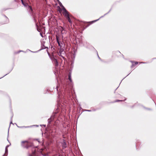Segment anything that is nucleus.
Returning a JSON list of instances; mask_svg holds the SVG:
<instances>
[{"label":"nucleus","mask_w":156,"mask_h":156,"mask_svg":"<svg viewBox=\"0 0 156 156\" xmlns=\"http://www.w3.org/2000/svg\"><path fill=\"white\" fill-rule=\"evenodd\" d=\"M29 142L28 141L25 140L21 142V146L24 148H28L29 147L28 145Z\"/></svg>","instance_id":"1"},{"label":"nucleus","mask_w":156,"mask_h":156,"mask_svg":"<svg viewBox=\"0 0 156 156\" xmlns=\"http://www.w3.org/2000/svg\"><path fill=\"white\" fill-rule=\"evenodd\" d=\"M62 10L63 11V14L66 18L69 16L68 12L67 11L63 6H62Z\"/></svg>","instance_id":"2"},{"label":"nucleus","mask_w":156,"mask_h":156,"mask_svg":"<svg viewBox=\"0 0 156 156\" xmlns=\"http://www.w3.org/2000/svg\"><path fill=\"white\" fill-rule=\"evenodd\" d=\"M56 41L58 43V45L60 47H62V43L59 41V37L58 36L56 35Z\"/></svg>","instance_id":"3"},{"label":"nucleus","mask_w":156,"mask_h":156,"mask_svg":"<svg viewBox=\"0 0 156 156\" xmlns=\"http://www.w3.org/2000/svg\"><path fill=\"white\" fill-rule=\"evenodd\" d=\"M51 60L55 64V65L56 66H58V62L56 59L55 58H51Z\"/></svg>","instance_id":"4"},{"label":"nucleus","mask_w":156,"mask_h":156,"mask_svg":"<svg viewBox=\"0 0 156 156\" xmlns=\"http://www.w3.org/2000/svg\"><path fill=\"white\" fill-rule=\"evenodd\" d=\"M11 145L10 144L9 145H7L5 148V152L4 155L3 156H7L8 154V147Z\"/></svg>","instance_id":"5"},{"label":"nucleus","mask_w":156,"mask_h":156,"mask_svg":"<svg viewBox=\"0 0 156 156\" xmlns=\"http://www.w3.org/2000/svg\"><path fill=\"white\" fill-rule=\"evenodd\" d=\"M24 6L26 7H27V6H28V9L29 10V11H30L31 12L32 11V9L31 7L30 6H29L27 4L25 3V4L24 5Z\"/></svg>","instance_id":"6"},{"label":"nucleus","mask_w":156,"mask_h":156,"mask_svg":"<svg viewBox=\"0 0 156 156\" xmlns=\"http://www.w3.org/2000/svg\"><path fill=\"white\" fill-rule=\"evenodd\" d=\"M62 147L63 148H65L66 147V142L64 140L62 144Z\"/></svg>","instance_id":"7"},{"label":"nucleus","mask_w":156,"mask_h":156,"mask_svg":"<svg viewBox=\"0 0 156 156\" xmlns=\"http://www.w3.org/2000/svg\"><path fill=\"white\" fill-rule=\"evenodd\" d=\"M68 79L71 82H72V80L71 79V73H69L68 76Z\"/></svg>","instance_id":"8"},{"label":"nucleus","mask_w":156,"mask_h":156,"mask_svg":"<svg viewBox=\"0 0 156 156\" xmlns=\"http://www.w3.org/2000/svg\"><path fill=\"white\" fill-rule=\"evenodd\" d=\"M68 20V21L70 23H71L72 22L70 19L69 18V16L66 18Z\"/></svg>","instance_id":"9"},{"label":"nucleus","mask_w":156,"mask_h":156,"mask_svg":"<svg viewBox=\"0 0 156 156\" xmlns=\"http://www.w3.org/2000/svg\"><path fill=\"white\" fill-rule=\"evenodd\" d=\"M5 19L6 20V23H8L9 22V19H8V18H7V17L6 16H5Z\"/></svg>","instance_id":"10"},{"label":"nucleus","mask_w":156,"mask_h":156,"mask_svg":"<svg viewBox=\"0 0 156 156\" xmlns=\"http://www.w3.org/2000/svg\"><path fill=\"white\" fill-rule=\"evenodd\" d=\"M31 127V126H22V127H21V128H29V127Z\"/></svg>","instance_id":"11"},{"label":"nucleus","mask_w":156,"mask_h":156,"mask_svg":"<svg viewBox=\"0 0 156 156\" xmlns=\"http://www.w3.org/2000/svg\"><path fill=\"white\" fill-rule=\"evenodd\" d=\"M102 17H103V16H101V17H100V18H99V19H98V20H95L93 21V22H96L97 21V20H99L100 18H101Z\"/></svg>","instance_id":"12"},{"label":"nucleus","mask_w":156,"mask_h":156,"mask_svg":"<svg viewBox=\"0 0 156 156\" xmlns=\"http://www.w3.org/2000/svg\"><path fill=\"white\" fill-rule=\"evenodd\" d=\"M59 5H60V6L61 7L62 9V6H63V5H62V4L61 3H59Z\"/></svg>","instance_id":"13"},{"label":"nucleus","mask_w":156,"mask_h":156,"mask_svg":"<svg viewBox=\"0 0 156 156\" xmlns=\"http://www.w3.org/2000/svg\"><path fill=\"white\" fill-rule=\"evenodd\" d=\"M35 151H34L32 152V154L34 155H35Z\"/></svg>","instance_id":"14"},{"label":"nucleus","mask_w":156,"mask_h":156,"mask_svg":"<svg viewBox=\"0 0 156 156\" xmlns=\"http://www.w3.org/2000/svg\"><path fill=\"white\" fill-rule=\"evenodd\" d=\"M21 1V2H22V4L23 5H24L25 4V3H24L23 2V0H22V1Z\"/></svg>","instance_id":"15"},{"label":"nucleus","mask_w":156,"mask_h":156,"mask_svg":"<svg viewBox=\"0 0 156 156\" xmlns=\"http://www.w3.org/2000/svg\"><path fill=\"white\" fill-rule=\"evenodd\" d=\"M21 1V2H22V4L23 5H24L25 4V3H24L23 2V0H22V1Z\"/></svg>","instance_id":"16"},{"label":"nucleus","mask_w":156,"mask_h":156,"mask_svg":"<svg viewBox=\"0 0 156 156\" xmlns=\"http://www.w3.org/2000/svg\"><path fill=\"white\" fill-rule=\"evenodd\" d=\"M21 1V2H22V4L23 5H24L25 4V3H24L23 2V0H22V1Z\"/></svg>","instance_id":"17"},{"label":"nucleus","mask_w":156,"mask_h":156,"mask_svg":"<svg viewBox=\"0 0 156 156\" xmlns=\"http://www.w3.org/2000/svg\"><path fill=\"white\" fill-rule=\"evenodd\" d=\"M86 111H87V112H90L91 111V110H86Z\"/></svg>","instance_id":"18"},{"label":"nucleus","mask_w":156,"mask_h":156,"mask_svg":"<svg viewBox=\"0 0 156 156\" xmlns=\"http://www.w3.org/2000/svg\"><path fill=\"white\" fill-rule=\"evenodd\" d=\"M138 64V62H135V64Z\"/></svg>","instance_id":"19"},{"label":"nucleus","mask_w":156,"mask_h":156,"mask_svg":"<svg viewBox=\"0 0 156 156\" xmlns=\"http://www.w3.org/2000/svg\"><path fill=\"white\" fill-rule=\"evenodd\" d=\"M61 57L62 58H63V59H64V58H65L64 57H63V56H62L61 55Z\"/></svg>","instance_id":"20"},{"label":"nucleus","mask_w":156,"mask_h":156,"mask_svg":"<svg viewBox=\"0 0 156 156\" xmlns=\"http://www.w3.org/2000/svg\"><path fill=\"white\" fill-rule=\"evenodd\" d=\"M41 34V36L42 37H43V36L42 35V34Z\"/></svg>","instance_id":"21"},{"label":"nucleus","mask_w":156,"mask_h":156,"mask_svg":"<svg viewBox=\"0 0 156 156\" xmlns=\"http://www.w3.org/2000/svg\"><path fill=\"white\" fill-rule=\"evenodd\" d=\"M58 54H59V55L60 56L61 55H61V53H59Z\"/></svg>","instance_id":"22"},{"label":"nucleus","mask_w":156,"mask_h":156,"mask_svg":"<svg viewBox=\"0 0 156 156\" xmlns=\"http://www.w3.org/2000/svg\"><path fill=\"white\" fill-rule=\"evenodd\" d=\"M10 124H11V123H12V121H11L10 122Z\"/></svg>","instance_id":"23"},{"label":"nucleus","mask_w":156,"mask_h":156,"mask_svg":"<svg viewBox=\"0 0 156 156\" xmlns=\"http://www.w3.org/2000/svg\"><path fill=\"white\" fill-rule=\"evenodd\" d=\"M7 74H6L5 75H4V76H2V77L1 78H0V79L1 78H2L3 77H4L5 76V75H6Z\"/></svg>","instance_id":"24"},{"label":"nucleus","mask_w":156,"mask_h":156,"mask_svg":"<svg viewBox=\"0 0 156 156\" xmlns=\"http://www.w3.org/2000/svg\"><path fill=\"white\" fill-rule=\"evenodd\" d=\"M119 101V100H117L115 101V102H117V101Z\"/></svg>","instance_id":"25"},{"label":"nucleus","mask_w":156,"mask_h":156,"mask_svg":"<svg viewBox=\"0 0 156 156\" xmlns=\"http://www.w3.org/2000/svg\"><path fill=\"white\" fill-rule=\"evenodd\" d=\"M98 56L99 58L100 59V58L98 56Z\"/></svg>","instance_id":"26"},{"label":"nucleus","mask_w":156,"mask_h":156,"mask_svg":"<svg viewBox=\"0 0 156 156\" xmlns=\"http://www.w3.org/2000/svg\"><path fill=\"white\" fill-rule=\"evenodd\" d=\"M37 140L38 142H39V141L38 140V139H37Z\"/></svg>","instance_id":"27"},{"label":"nucleus","mask_w":156,"mask_h":156,"mask_svg":"<svg viewBox=\"0 0 156 156\" xmlns=\"http://www.w3.org/2000/svg\"><path fill=\"white\" fill-rule=\"evenodd\" d=\"M29 156H32L31 155H29Z\"/></svg>","instance_id":"28"},{"label":"nucleus","mask_w":156,"mask_h":156,"mask_svg":"<svg viewBox=\"0 0 156 156\" xmlns=\"http://www.w3.org/2000/svg\"><path fill=\"white\" fill-rule=\"evenodd\" d=\"M35 126H38V125H35Z\"/></svg>","instance_id":"29"},{"label":"nucleus","mask_w":156,"mask_h":156,"mask_svg":"<svg viewBox=\"0 0 156 156\" xmlns=\"http://www.w3.org/2000/svg\"><path fill=\"white\" fill-rule=\"evenodd\" d=\"M133 65H132V66H131V67H132L133 66Z\"/></svg>","instance_id":"30"},{"label":"nucleus","mask_w":156,"mask_h":156,"mask_svg":"<svg viewBox=\"0 0 156 156\" xmlns=\"http://www.w3.org/2000/svg\"><path fill=\"white\" fill-rule=\"evenodd\" d=\"M43 126H45V125H43Z\"/></svg>","instance_id":"31"},{"label":"nucleus","mask_w":156,"mask_h":156,"mask_svg":"<svg viewBox=\"0 0 156 156\" xmlns=\"http://www.w3.org/2000/svg\"><path fill=\"white\" fill-rule=\"evenodd\" d=\"M59 156H60L59 155Z\"/></svg>","instance_id":"32"}]
</instances>
